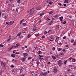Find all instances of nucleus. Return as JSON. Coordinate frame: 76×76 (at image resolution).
<instances>
[{
  "mask_svg": "<svg viewBox=\"0 0 76 76\" xmlns=\"http://www.w3.org/2000/svg\"><path fill=\"white\" fill-rule=\"evenodd\" d=\"M50 20V19L49 18L46 19V20Z\"/></svg>",
  "mask_w": 76,
  "mask_h": 76,
  "instance_id": "nucleus-46",
  "label": "nucleus"
},
{
  "mask_svg": "<svg viewBox=\"0 0 76 76\" xmlns=\"http://www.w3.org/2000/svg\"><path fill=\"white\" fill-rule=\"evenodd\" d=\"M1 64L2 66H4V67H5V66H6V64L4 63L3 61H1Z\"/></svg>",
  "mask_w": 76,
  "mask_h": 76,
  "instance_id": "nucleus-3",
  "label": "nucleus"
},
{
  "mask_svg": "<svg viewBox=\"0 0 76 76\" xmlns=\"http://www.w3.org/2000/svg\"><path fill=\"white\" fill-rule=\"evenodd\" d=\"M14 47V46H13L12 47H10L8 49V50H11Z\"/></svg>",
  "mask_w": 76,
  "mask_h": 76,
  "instance_id": "nucleus-6",
  "label": "nucleus"
},
{
  "mask_svg": "<svg viewBox=\"0 0 76 76\" xmlns=\"http://www.w3.org/2000/svg\"><path fill=\"white\" fill-rule=\"evenodd\" d=\"M17 2L19 4L20 3V0H18Z\"/></svg>",
  "mask_w": 76,
  "mask_h": 76,
  "instance_id": "nucleus-20",
  "label": "nucleus"
},
{
  "mask_svg": "<svg viewBox=\"0 0 76 76\" xmlns=\"http://www.w3.org/2000/svg\"><path fill=\"white\" fill-rule=\"evenodd\" d=\"M37 29L36 28H34V29L32 30V31H36V30H37Z\"/></svg>",
  "mask_w": 76,
  "mask_h": 76,
  "instance_id": "nucleus-49",
  "label": "nucleus"
},
{
  "mask_svg": "<svg viewBox=\"0 0 76 76\" xmlns=\"http://www.w3.org/2000/svg\"><path fill=\"white\" fill-rule=\"evenodd\" d=\"M23 57H25L27 56V53H23Z\"/></svg>",
  "mask_w": 76,
  "mask_h": 76,
  "instance_id": "nucleus-11",
  "label": "nucleus"
},
{
  "mask_svg": "<svg viewBox=\"0 0 76 76\" xmlns=\"http://www.w3.org/2000/svg\"><path fill=\"white\" fill-rule=\"evenodd\" d=\"M43 76H47V72H44L43 73Z\"/></svg>",
  "mask_w": 76,
  "mask_h": 76,
  "instance_id": "nucleus-13",
  "label": "nucleus"
},
{
  "mask_svg": "<svg viewBox=\"0 0 76 76\" xmlns=\"http://www.w3.org/2000/svg\"><path fill=\"white\" fill-rule=\"evenodd\" d=\"M56 57H58V55H56Z\"/></svg>",
  "mask_w": 76,
  "mask_h": 76,
  "instance_id": "nucleus-63",
  "label": "nucleus"
},
{
  "mask_svg": "<svg viewBox=\"0 0 76 76\" xmlns=\"http://www.w3.org/2000/svg\"><path fill=\"white\" fill-rule=\"evenodd\" d=\"M26 59V58L24 57V58H21V60L23 62L25 60V59Z\"/></svg>",
  "mask_w": 76,
  "mask_h": 76,
  "instance_id": "nucleus-10",
  "label": "nucleus"
},
{
  "mask_svg": "<svg viewBox=\"0 0 76 76\" xmlns=\"http://www.w3.org/2000/svg\"><path fill=\"white\" fill-rule=\"evenodd\" d=\"M69 67H73V66L72 65H69Z\"/></svg>",
  "mask_w": 76,
  "mask_h": 76,
  "instance_id": "nucleus-56",
  "label": "nucleus"
},
{
  "mask_svg": "<svg viewBox=\"0 0 76 76\" xmlns=\"http://www.w3.org/2000/svg\"><path fill=\"white\" fill-rule=\"evenodd\" d=\"M11 38H12V36H10L9 37V39H11Z\"/></svg>",
  "mask_w": 76,
  "mask_h": 76,
  "instance_id": "nucleus-45",
  "label": "nucleus"
},
{
  "mask_svg": "<svg viewBox=\"0 0 76 76\" xmlns=\"http://www.w3.org/2000/svg\"><path fill=\"white\" fill-rule=\"evenodd\" d=\"M5 15V14L3 13L2 15V16H4Z\"/></svg>",
  "mask_w": 76,
  "mask_h": 76,
  "instance_id": "nucleus-57",
  "label": "nucleus"
},
{
  "mask_svg": "<svg viewBox=\"0 0 76 76\" xmlns=\"http://www.w3.org/2000/svg\"><path fill=\"white\" fill-rule=\"evenodd\" d=\"M23 20H24V19H23L21 21H20V24H21V23H22V21H23Z\"/></svg>",
  "mask_w": 76,
  "mask_h": 76,
  "instance_id": "nucleus-34",
  "label": "nucleus"
},
{
  "mask_svg": "<svg viewBox=\"0 0 76 76\" xmlns=\"http://www.w3.org/2000/svg\"><path fill=\"white\" fill-rule=\"evenodd\" d=\"M53 50H55V48H54V47H53Z\"/></svg>",
  "mask_w": 76,
  "mask_h": 76,
  "instance_id": "nucleus-58",
  "label": "nucleus"
},
{
  "mask_svg": "<svg viewBox=\"0 0 76 76\" xmlns=\"http://www.w3.org/2000/svg\"><path fill=\"white\" fill-rule=\"evenodd\" d=\"M69 18H70V19H71V18H72V16H70Z\"/></svg>",
  "mask_w": 76,
  "mask_h": 76,
  "instance_id": "nucleus-59",
  "label": "nucleus"
},
{
  "mask_svg": "<svg viewBox=\"0 0 76 76\" xmlns=\"http://www.w3.org/2000/svg\"><path fill=\"white\" fill-rule=\"evenodd\" d=\"M16 12H18V8H16Z\"/></svg>",
  "mask_w": 76,
  "mask_h": 76,
  "instance_id": "nucleus-61",
  "label": "nucleus"
},
{
  "mask_svg": "<svg viewBox=\"0 0 76 76\" xmlns=\"http://www.w3.org/2000/svg\"><path fill=\"white\" fill-rule=\"evenodd\" d=\"M52 58H53V59H56V57H55L54 56H52Z\"/></svg>",
  "mask_w": 76,
  "mask_h": 76,
  "instance_id": "nucleus-19",
  "label": "nucleus"
},
{
  "mask_svg": "<svg viewBox=\"0 0 76 76\" xmlns=\"http://www.w3.org/2000/svg\"><path fill=\"white\" fill-rule=\"evenodd\" d=\"M72 61L74 62H75V61H76V60L74 58H72Z\"/></svg>",
  "mask_w": 76,
  "mask_h": 76,
  "instance_id": "nucleus-21",
  "label": "nucleus"
},
{
  "mask_svg": "<svg viewBox=\"0 0 76 76\" xmlns=\"http://www.w3.org/2000/svg\"><path fill=\"white\" fill-rule=\"evenodd\" d=\"M30 37H31V34H28L27 36L28 38H29Z\"/></svg>",
  "mask_w": 76,
  "mask_h": 76,
  "instance_id": "nucleus-37",
  "label": "nucleus"
},
{
  "mask_svg": "<svg viewBox=\"0 0 76 76\" xmlns=\"http://www.w3.org/2000/svg\"><path fill=\"white\" fill-rule=\"evenodd\" d=\"M66 49H64L62 50V51H63V52H64V53H66Z\"/></svg>",
  "mask_w": 76,
  "mask_h": 76,
  "instance_id": "nucleus-27",
  "label": "nucleus"
},
{
  "mask_svg": "<svg viewBox=\"0 0 76 76\" xmlns=\"http://www.w3.org/2000/svg\"><path fill=\"white\" fill-rule=\"evenodd\" d=\"M53 13V11L50 12H48V13L49 14H52V13Z\"/></svg>",
  "mask_w": 76,
  "mask_h": 76,
  "instance_id": "nucleus-32",
  "label": "nucleus"
},
{
  "mask_svg": "<svg viewBox=\"0 0 76 76\" xmlns=\"http://www.w3.org/2000/svg\"><path fill=\"white\" fill-rule=\"evenodd\" d=\"M15 54H20V52H16L15 53Z\"/></svg>",
  "mask_w": 76,
  "mask_h": 76,
  "instance_id": "nucleus-31",
  "label": "nucleus"
},
{
  "mask_svg": "<svg viewBox=\"0 0 76 76\" xmlns=\"http://www.w3.org/2000/svg\"><path fill=\"white\" fill-rule=\"evenodd\" d=\"M19 45H20L18 43L16 44V46L17 47H19Z\"/></svg>",
  "mask_w": 76,
  "mask_h": 76,
  "instance_id": "nucleus-38",
  "label": "nucleus"
},
{
  "mask_svg": "<svg viewBox=\"0 0 76 76\" xmlns=\"http://www.w3.org/2000/svg\"><path fill=\"white\" fill-rule=\"evenodd\" d=\"M35 49L36 50H37V51H38V49H39L37 47V48H35Z\"/></svg>",
  "mask_w": 76,
  "mask_h": 76,
  "instance_id": "nucleus-41",
  "label": "nucleus"
},
{
  "mask_svg": "<svg viewBox=\"0 0 76 76\" xmlns=\"http://www.w3.org/2000/svg\"><path fill=\"white\" fill-rule=\"evenodd\" d=\"M58 63L60 67L61 66V65H62V61L60 60L58 61Z\"/></svg>",
  "mask_w": 76,
  "mask_h": 76,
  "instance_id": "nucleus-1",
  "label": "nucleus"
},
{
  "mask_svg": "<svg viewBox=\"0 0 76 76\" xmlns=\"http://www.w3.org/2000/svg\"><path fill=\"white\" fill-rule=\"evenodd\" d=\"M36 9H37V10H41V7H39L36 8Z\"/></svg>",
  "mask_w": 76,
  "mask_h": 76,
  "instance_id": "nucleus-8",
  "label": "nucleus"
},
{
  "mask_svg": "<svg viewBox=\"0 0 76 76\" xmlns=\"http://www.w3.org/2000/svg\"><path fill=\"white\" fill-rule=\"evenodd\" d=\"M39 34H35V35L36 37H38V36H39Z\"/></svg>",
  "mask_w": 76,
  "mask_h": 76,
  "instance_id": "nucleus-30",
  "label": "nucleus"
},
{
  "mask_svg": "<svg viewBox=\"0 0 76 76\" xmlns=\"http://www.w3.org/2000/svg\"><path fill=\"white\" fill-rule=\"evenodd\" d=\"M13 23H14V21L13 20L11 21L10 23V25H12V24H13Z\"/></svg>",
  "mask_w": 76,
  "mask_h": 76,
  "instance_id": "nucleus-9",
  "label": "nucleus"
},
{
  "mask_svg": "<svg viewBox=\"0 0 76 76\" xmlns=\"http://www.w3.org/2000/svg\"><path fill=\"white\" fill-rule=\"evenodd\" d=\"M58 5H59V6H61L62 4H61V3H60V2H59L58 3Z\"/></svg>",
  "mask_w": 76,
  "mask_h": 76,
  "instance_id": "nucleus-35",
  "label": "nucleus"
},
{
  "mask_svg": "<svg viewBox=\"0 0 76 76\" xmlns=\"http://www.w3.org/2000/svg\"><path fill=\"white\" fill-rule=\"evenodd\" d=\"M58 16V14H57L55 16H54V17L55 18H56Z\"/></svg>",
  "mask_w": 76,
  "mask_h": 76,
  "instance_id": "nucleus-23",
  "label": "nucleus"
},
{
  "mask_svg": "<svg viewBox=\"0 0 76 76\" xmlns=\"http://www.w3.org/2000/svg\"><path fill=\"white\" fill-rule=\"evenodd\" d=\"M63 5L64 6H66V4H63Z\"/></svg>",
  "mask_w": 76,
  "mask_h": 76,
  "instance_id": "nucleus-64",
  "label": "nucleus"
},
{
  "mask_svg": "<svg viewBox=\"0 0 76 76\" xmlns=\"http://www.w3.org/2000/svg\"><path fill=\"white\" fill-rule=\"evenodd\" d=\"M61 50H62V48H59L58 49V51H61Z\"/></svg>",
  "mask_w": 76,
  "mask_h": 76,
  "instance_id": "nucleus-25",
  "label": "nucleus"
},
{
  "mask_svg": "<svg viewBox=\"0 0 76 76\" xmlns=\"http://www.w3.org/2000/svg\"><path fill=\"white\" fill-rule=\"evenodd\" d=\"M73 45H76V42H75L74 43V44H73Z\"/></svg>",
  "mask_w": 76,
  "mask_h": 76,
  "instance_id": "nucleus-62",
  "label": "nucleus"
},
{
  "mask_svg": "<svg viewBox=\"0 0 76 76\" xmlns=\"http://www.w3.org/2000/svg\"><path fill=\"white\" fill-rule=\"evenodd\" d=\"M48 39L49 41H53L54 40V39L52 37H50L48 38Z\"/></svg>",
  "mask_w": 76,
  "mask_h": 76,
  "instance_id": "nucleus-4",
  "label": "nucleus"
},
{
  "mask_svg": "<svg viewBox=\"0 0 76 76\" xmlns=\"http://www.w3.org/2000/svg\"><path fill=\"white\" fill-rule=\"evenodd\" d=\"M58 39H59V37H57L55 39V42H58Z\"/></svg>",
  "mask_w": 76,
  "mask_h": 76,
  "instance_id": "nucleus-7",
  "label": "nucleus"
},
{
  "mask_svg": "<svg viewBox=\"0 0 76 76\" xmlns=\"http://www.w3.org/2000/svg\"><path fill=\"white\" fill-rule=\"evenodd\" d=\"M67 61L66 60L65 61H64V64H66V62H67Z\"/></svg>",
  "mask_w": 76,
  "mask_h": 76,
  "instance_id": "nucleus-39",
  "label": "nucleus"
},
{
  "mask_svg": "<svg viewBox=\"0 0 76 76\" xmlns=\"http://www.w3.org/2000/svg\"><path fill=\"white\" fill-rule=\"evenodd\" d=\"M59 19L60 20H63V16H62L61 17H59Z\"/></svg>",
  "mask_w": 76,
  "mask_h": 76,
  "instance_id": "nucleus-28",
  "label": "nucleus"
},
{
  "mask_svg": "<svg viewBox=\"0 0 76 76\" xmlns=\"http://www.w3.org/2000/svg\"><path fill=\"white\" fill-rule=\"evenodd\" d=\"M30 12V15H33V14H34V13H32V12Z\"/></svg>",
  "mask_w": 76,
  "mask_h": 76,
  "instance_id": "nucleus-40",
  "label": "nucleus"
},
{
  "mask_svg": "<svg viewBox=\"0 0 76 76\" xmlns=\"http://www.w3.org/2000/svg\"><path fill=\"white\" fill-rule=\"evenodd\" d=\"M53 22H54V21H51L50 23H49V25H52V23H53Z\"/></svg>",
  "mask_w": 76,
  "mask_h": 76,
  "instance_id": "nucleus-15",
  "label": "nucleus"
},
{
  "mask_svg": "<svg viewBox=\"0 0 76 76\" xmlns=\"http://www.w3.org/2000/svg\"><path fill=\"white\" fill-rule=\"evenodd\" d=\"M42 75H43V73L42 72L40 73L39 76H42Z\"/></svg>",
  "mask_w": 76,
  "mask_h": 76,
  "instance_id": "nucleus-24",
  "label": "nucleus"
},
{
  "mask_svg": "<svg viewBox=\"0 0 76 76\" xmlns=\"http://www.w3.org/2000/svg\"><path fill=\"white\" fill-rule=\"evenodd\" d=\"M0 47H4V45H0Z\"/></svg>",
  "mask_w": 76,
  "mask_h": 76,
  "instance_id": "nucleus-44",
  "label": "nucleus"
},
{
  "mask_svg": "<svg viewBox=\"0 0 76 76\" xmlns=\"http://www.w3.org/2000/svg\"><path fill=\"white\" fill-rule=\"evenodd\" d=\"M34 11H35L34 9H32L31 10H30L29 11H28V12H31V13H34Z\"/></svg>",
  "mask_w": 76,
  "mask_h": 76,
  "instance_id": "nucleus-2",
  "label": "nucleus"
},
{
  "mask_svg": "<svg viewBox=\"0 0 76 76\" xmlns=\"http://www.w3.org/2000/svg\"><path fill=\"white\" fill-rule=\"evenodd\" d=\"M44 38H45V36H42V39Z\"/></svg>",
  "mask_w": 76,
  "mask_h": 76,
  "instance_id": "nucleus-54",
  "label": "nucleus"
},
{
  "mask_svg": "<svg viewBox=\"0 0 76 76\" xmlns=\"http://www.w3.org/2000/svg\"><path fill=\"white\" fill-rule=\"evenodd\" d=\"M71 43H73L74 42V40L73 39H71Z\"/></svg>",
  "mask_w": 76,
  "mask_h": 76,
  "instance_id": "nucleus-17",
  "label": "nucleus"
},
{
  "mask_svg": "<svg viewBox=\"0 0 76 76\" xmlns=\"http://www.w3.org/2000/svg\"><path fill=\"white\" fill-rule=\"evenodd\" d=\"M44 15V13L41 14L40 15V16H42Z\"/></svg>",
  "mask_w": 76,
  "mask_h": 76,
  "instance_id": "nucleus-52",
  "label": "nucleus"
},
{
  "mask_svg": "<svg viewBox=\"0 0 76 76\" xmlns=\"http://www.w3.org/2000/svg\"><path fill=\"white\" fill-rule=\"evenodd\" d=\"M48 1H49V4H54V3L53 2H50V0H48Z\"/></svg>",
  "mask_w": 76,
  "mask_h": 76,
  "instance_id": "nucleus-12",
  "label": "nucleus"
},
{
  "mask_svg": "<svg viewBox=\"0 0 76 76\" xmlns=\"http://www.w3.org/2000/svg\"><path fill=\"white\" fill-rule=\"evenodd\" d=\"M66 36H64V37H63V39H66Z\"/></svg>",
  "mask_w": 76,
  "mask_h": 76,
  "instance_id": "nucleus-60",
  "label": "nucleus"
},
{
  "mask_svg": "<svg viewBox=\"0 0 76 76\" xmlns=\"http://www.w3.org/2000/svg\"><path fill=\"white\" fill-rule=\"evenodd\" d=\"M31 58H32V57H29L28 58V60H29L30 59H31Z\"/></svg>",
  "mask_w": 76,
  "mask_h": 76,
  "instance_id": "nucleus-50",
  "label": "nucleus"
},
{
  "mask_svg": "<svg viewBox=\"0 0 76 76\" xmlns=\"http://www.w3.org/2000/svg\"><path fill=\"white\" fill-rule=\"evenodd\" d=\"M6 24L7 25V26H8V25H9V22H7L6 23Z\"/></svg>",
  "mask_w": 76,
  "mask_h": 76,
  "instance_id": "nucleus-33",
  "label": "nucleus"
},
{
  "mask_svg": "<svg viewBox=\"0 0 76 76\" xmlns=\"http://www.w3.org/2000/svg\"><path fill=\"white\" fill-rule=\"evenodd\" d=\"M72 58V57H71L69 58V60H70Z\"/></svg>",
  "mask_w": 76,
  "mask_h": 76,
  "instance_id": "nucleus-51",
  "label": "nucleus"
},
{
  "mask_svg": "<svg viewBox=\"0 0 76 76\" xmlns=\"http://www.w3.org/2000/svg\"><path fill=\"white\" fill-rule=\"evenodd\" d=\"M69 2V0H65L64 2L65 3H68Z\"/></svg>",
  "mask_w": 76,
  "mask_h": 76,
  "instance_id": "nucleus-16",
  "label": "nucleus"
},
{
  "mask_svg": "<svg viewBox=\"0 0 76 76\" xmlns=\"http://www.w3.org/2000/svg\"><path fill=\"white\" fill-rule=\"evenodd\" d=\"M42 53V52H41V51H39L37 52V54H41Z\"/></svg>",
  "mask_w": 76,
  "mask_h": 76,
  "instance_id": "nucleus-26",
  "label": "nucleus"
},
{
  "mask_svg": "<svg viewBox=\"0 0 76 76\" xmlns=\"http://www.w3.org/2000/svg\"><path fill=\"white\" fill-rule=\"evenodd\" d=\"M70 69H67V72H70Z\"/></svg>",
  "mask_w": 76,
  "mask_h": 76,
  "instance_id": "nucleus-29",
  "label": "nucleus"
},
{
  "mask_svg": "<svg viewBox=\"0 0 76 76\" xmlns=\"http://www.w3.org/2000/svg\"><path fill=\"white\" fill-rule=\"evenodd\" d=\"M23 37V36H21L20 37V38H22Z\"/></svg>",
  "mask_w": 76,
  "mask_h": 76,
  "instance_id": "nucleus-55",
  "label": "nucleus"
},
{
  "mask_svg": "<svg viewBox=\"0 0 76 76\" xmlns=\"http://www.w3.org/2000/svg\"><path fill=\"white\" fill-rule=\"evenodd\" d=\"M11 56L12 57H16V56L15 54H12L11 55Z\"/></svg>",
  "mask_w": 76,
  "mask_h": 76,
  "instance_id": "nucleus-14",
  "label": "nucleus"
},
{
  "mask_svg": "<svg viewBox=\"0 0 76 76\" xmlns=\"http://www.w3.org/2000/svg\"><path fill=\"white\" fill-rule=\"evenodd\" d=\"M59 28V26H58V25L57 26H56V29H58V28Z\"/></svg>",
  "mask_w": 76,
  "mask_h": 76,
  "instance_id": "nucleus-22",
  "label": "nucleus"
},
{
  "mask_svg": "<svg viewBox=\"0 0 76 76\" xmlns=\"http://www.w3.org/2000/svg\"><path fill=\"white\" fill-rule=\"evenodd\" d=\"M16 50H13V53H16Z\"/></svg>",
  "mask_w": 76,
  "mask_h": 76,
  "instance_id": "nucleus-47",
  "label": "nucleus"
},
{
  "mask_svg": "<svg viewBox=\"0 0 76 76\" xmlns=\"http://www.w3.org/2000/svg\"><path fill=\"white\" fill-rule=\"evenodd\" d=\"M20 74H21L22 72H23V71L22 69H21V70L20 69Z\"/></svg>",
  "mask_w": 76,
  "mask_h": 76,
  "instance_id": "nucleus-18",
  "label": "nucleus"
},
{
  "mask_svg": "<svg viewBox=\"0 0 76 76\" xmlns=\"http://www.w3.org/2000/svg\"><path fill=\"white\" fill-rule=\"evenodd\" d=\"M65 23H66V21L64 22L63 23V24H65Z\"/></svg>",
  "mask_w": 76,
  "mask_h": 76,
  "instance_id": "nucleus-48",
  "label": "nucleus"
},
{
  "mask_svg": "<svg viewBox=\"0 0 76 76\" xmlns=\"http://www.w3.org/2000/svg\"><path fill=\"white\" fill-rule=\"evenodd\" d=\"M39 61H37V65H38L39 64Z\"/></svg>",
  "mask_w": 76,
  "mask_h": 76,
  "instance_id": "nucleus-53",
  "label": "nucleus"
},
{
  "mask_svg": "<svg viewBox=\"0 0 76 76\" xmlns=\"http://www.w3.org/2000/svg\"><path fill=\"white\" fill-rule=\"evenodd\" d=\"M57 70V68H55L53 70V72H54V73H56Z\"/></svg>",
  "mask_w": 76,
  "mask_h": 76,
  "instance_id": "nucleus-5",
  "label": "nucleus"
},
{
  "mask_svg": "<svg viewBox=\"0 0 76 76\" xmlns=\"http://www.w3.org/2000/svg\"><path fill=\"white\" fill-rule=\"evenodd\" d=\"M26 23H23V25H24V26H25V25H26Z\"/></svg>",
  "mask_w": 76,
  "mask_h": 76,
  "instance_id": "nucleus-42",
  "label": "nucleus"
},
{
  "mask_svg": "<svg viewBox=\"0 0 76 76\" xmlns=\"http://www.w3.org/2000/svg\"><path fill=\"white\" fill-rule=\"evenodd\" d=\"M11 67H12L13 68V67H15V65H12L11 66Z\"/></svg>",
  "mask_w": 76,
  "mask_h": 76,
  "instance_id": "nucleus-43",
  "label": "nucleus"
},
{
  "mask_svg": "<svg viewBox=\"0 0 76 76\" xmlns=\"http://www.w3.org/2000/svg\"><path fill=\"white\" fill-rule=\"evenodd\" d=\"M39 60H43V58H41V57H39Z\"/></svg>",
  "mask_w": 76,
  "mask_h": 76,
  "instance_id": "nucleus-36",
  "label": "nucleus"
}]
</instances>
